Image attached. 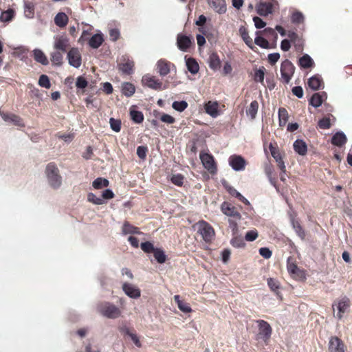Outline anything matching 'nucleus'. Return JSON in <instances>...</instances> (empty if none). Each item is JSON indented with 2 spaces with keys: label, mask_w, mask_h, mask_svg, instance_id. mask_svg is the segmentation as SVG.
<instances>
[{
  "label": "nucleus",
  "mask_w": 352,
  "mask_h": 352,
  "mask_svg": "<svg viewBox=\"0 0 352 352\" xmlns=\"http://www.w3.org/2000/svg\"><path fill=\"white\" fill-rule=\"evenodd\" d=\"M45 175L49 185L53 188H58L62 184V177L59 173V170L56 164L50 163L45 168Z\"/></svg>",
  "instance_id": "obj_1"
},
{
  "label": "nucleus",
  "mask_w": 352,
  "mask_h": 352,
  "mask_svg": "<svg viewBox=\"0 0 352 352\" xmlns=\"http://www.w3.org/2000/svg\"><path fill=\"white\" fill-rule=\"evenodd\" d=\"M194 228L205 242L210 243L214 239L215 235L214 230L208 222L199 221L194 226Z\"/></svg>",
  "instance_id": "obj_2"
},
{
  "label": "nucleus",
  "mask_w": 352,
  "mask_h": 352,
  "mask_svg": "<svg viewBox=\"0 0 352 352\" xmlns=\"http://www.w3.org/2000/svg\"><path fill=\"white\" fill-rule=\"evenodd\" d=\"M332 307L335 317L340 320L350 307V300L346 296L340 298L333 303Z\"/></svg>",
  "instance_id": "obj_3"
},
{
  "label": "nucleus",
  "mask_w": 352,
  "mask_h": 352,
  "mask_svg": "<svg viewBox=\"0 0 352 352\" xmlns=\"http://www.w3.org/2000/svg\"><path fill=\"white\" fill-rule=\"evenodd\" d=\"M287 270L289 275L295 280H304L306 278L305 272L297 266L295 260L292 257L287 258Z\"/></svg>",
  "instance_id": "obj_4"
},
{
  "label": "nucleus",
  "mask_w": 352,
  "mask_h": 352,
  "mask_svg": "<svg viewBox=\"0 0 352 352\" xmlns=\"http://www.w3.org/2000/svg\"><path fill=\"white\" fill-rule=\"evenodd\" d=\"M98 309L102 316L111 319L118 318L122 314L121 310L118 307L110 302L101 304Z\"/></svg>",
  "instance_id": "obj_5"
},
{
  "label": "nucleus",
  "mask_w": 352,
  "mask_h": 352,
  "mask_svg": "<svg viewBox=\"0 0 352 352\" xmlns=\"http://www.w3.org/2000/svg\"><path fill=\"white\" fill-rule=\"evenodd\" d=\"M295 67L289 60H285L280 66L281 78L285 83H289L294 74Z\"/></svg>",
  "instance_id": "obj_6"
},
{
  "label": "nucleus",
  "mask_w": 352,
  "mask_h": 352,
  "mask_svg": "<svg viewBox=\"0 0 352 352\" xmlns=\"http://www.w3.org/2000/svg\"><path fill=\"white\" fill-rule=\"evenodd\" d=\"M142 83L144 86L154 90H162L165 89V87H163V83L161 80L149 74L143 76L142 78Z\"/></svg>",
  "instance_id": "obj_7"
},
{
  "label": "nucleus",
  "mask_w": 352,
  "mask_h": 352,
  "mask_svg": "<svg viewBox=\"0 0 352 352\" xmlns=\"http://www.w3.org/2000/svg\"><path fill=\"white\" fill-rule=\"evenodd\" d=\"M257 323L258 327L257 338L258 339L262 340L265 342H267L271 337L272 331V328L269 323L265 320H257Z\"/></svg>",
  "instance_id": "obj_8"
},
{
  "label": "nucleus",
  "mask_w": 352,
  "mask_h": 352,
  "mask_svg": "<svg viewBox=\"0 0 352 352\" xmlns=\"http://www.w3.org/2000/svg\"><path fill=\"white\" fill-rule=\"evenodd\" d=\"M199 157L204 167L207 169L209 173L211 174H215L217 173V165L212 155L208 153L201 152Z\"/></svg>",
  "instance_id": "obj_9"
},
{
  "label": "nucleus",
  "mask_w": 352,
  "mask_h": 352,
  "mask_svg": "<svg viewBox=\"0 0 352 352\" xmlns=\"http://www.w3.org/2000/svg\"><path fill=\"white\" fill-rule=\"evenodd\" d=\"M229 165L235 171H241L245 168L246 161L241 155H232L228 159Z\"/></svg>",
  "instance_id": "obj_10"
},
{
  "label": "nucleus",
  "mask_w": 352,
  "mask_h": 352,
  "mask_svg": "<svg viewBox=\"0 0 352 352\" xmlns=\"http://www.w3.org/2000/svg\"><path fill=\"white\" fill-rule=\"evenodd\" d=\"M329 352H345L343 341L337 336H331L328 342Z\"/></svg>",
  "instance_id": "obj_11"
},
{
  "label": "nucleus",
  "mask_w": 352,
  "mask_h": 352,
  "mask_svg": "<svg viewBox=\"0 0 352 352\" xmlns=\"http://www.w3.org/2000/svg\"><path fill=\"white\" fill-rule=\"evenodd\" d=\"M269 148L271 153L272 156L274 157L275 161L277 163L278 168L281 170L283 173L286 172V166L283 160L282 155L278 150V148L274 146L272 143H270L269 145Z\"/></svg>",
  "instance_id": "obj_12"
},
{
  "label": "nucleus",
  "mask_w": 352,
  "mask_h": 352,
  "mask_svg": "<svg viewBox=\"0 0 352 352\" xmlns=\"http://www.w3.org/2000/svg\"><path fill=\"white\" fill-rule=\"evenodd\" d=\"M122 290L126 296L131 298L137 299L141 296L140 289L131 283H124L122 284Z\"/></svg>",
  "instance_id": "obj_13"
},
{
  "label": "nucleus",
  "mask_w": 352,
  "mask_h": 352,
  "mask_svg": "<svg viewBox=\"0 0 352 352\" xmlns=\"http://www.w3.org/2000/svg\"><path fill=\"white\" fill-rule=\"evenodd\" d=\"M67 58L70 65L78 68L81 65V55L77 48H72L67 53Z\"/></svg>",
  "instance_id": "obj_14"
},
{
  "label": "nucleus",
  "mask_w": 352,
  "mask_h": 352,
  "mask_svg": "<svg viewBox=\"0 0 352 352\" xmlns=\"http://www.w3.org/2000/svg\"><path fill=\"white\" fill-rule=\"evenodd\" d=\"M192 43V38L183 34H178L177 37V47L182 52H187Z\"/></svg>",
  "instance_id": "obj_15"
},
{
  "label": "nucleus",
  "mask_w": 352,
  "mask_h": 352,
  "mask_svg": "<svg viewBox=\"0 0 352 352\" xmlns=\"http://www.w3.org/2000/svg\"><path fill=\"white\" fill-rule=\"evenodd\" d=\"M171 67H175V65L164 59L159 60L156 64L157 71L161 76L168 74Z\"/></svg>",
  "instance_id": "obj_16"
},
{
  "label": "nucleus",
  "mask_w": 352,
  "mask_h": 352,
  "mask_svg": "<svg viewBox=\"0 0 352 352\" xmlns=\"http://www.w3.org/2000/svg\"><path fill=\"white\" fill-rule=\"evenodd\" d=\"M69 46V40L65 36H58L54 38V47L61 52H66Z\"/></svg>",
  "instance_id": "obj_17"
},
{
  "label": "nucleus",
  "mask_w": 352,
  "mask_h": 352,
  "mask_svg": "<svg viewBox=\"0 0 352 352\" xmlns=\"http://www.w3.org/2000/svg\"><path fill=\"white\" fill-rule=\"evenodd\" d=\"M1 116L5 122L13 123L17 126H24L21 118L16 115L1 112Z\"/></svg>",
  "instance_id": "obj_18"
},
{
  "label": "nucleus",
  "mask_w": 352,
  "mask_h": 352,
  "mask_svg": "<svg viewBox=\"0 0 352 352\" xmlns=\"http://www.w3.org/2000/svg\"><path fill=\"white\" fill-rule=\"evenodd\" d=\"M221 210L223 213L227 216L240 219L241 215L236 211V208L232 204L228 202H223L221 205Z\"/></svg>",
  "instance_id": "obj_19"
},
{
  "label": "nucleus",
  "mask_w": 352,
  "mask_h": 352,
  "mask_svg": "<svg viewBox=\"0 0 352 352\" xmlns=\"http://www.w3.org/2000/svg\"><path fill=\"white\" fill-rule=\"evenodd\" d=\"M208 2L214 10L219 14H223L227 10L225 0H208Z\"/></svg>",
  "instance_id": "obj_20"
},
{
  "label": "nucleus",
  "mask_w": 352,
  "mask_h": 352,
  "mask_svg": "<svg viewBox=\"0 0 352 352\" xmlns=\"http://www.w3.org/2000/svg\"><path fill=\"white\" fill-rule=\"evenodd\" d=\"M134 63L133 60L124 58L122 62L119 64V69L122 72L130 74L133 72Z\"/></svg>",
  "instance_id": "obj_21"
},
{
  "label": "nucleus",
  "mask_w": 352,
  "mask_h": 352,
  "mask_svg": "<svg viewBox=\"0 0 352 352\" xmlns=\"http://www.w3.org/2000/svg\"><path fill=\"white\" fill-rule=\"evenodd\" d=\"M272 7L270 3H260L256 8L257 13L261 16H267L272 12Z\"/></svg>",
  "instance_id": "obj_22"
},
{
  "label": "nucleus",
  "mask_w": 352,
  "mask_h": 352,
  "mask_svg": "<svg viewBox=\"0 0 352 352\" xmlns=\"http://www.w3.org/2000/svg\"><path fill=\"white\" fill-rule=\"evenodd\" d=\"M218 107L219 104L217 102L209 101L205 104V111L212 118H216L219 115Z\"/></svg>",
  "instance_id": "obj_23"
},
{
  "label": "nucleus",
  "mask_w": 352,
  "mask_h": 352,
  "mask_svg": "<svg viewBox=\"0 0 352 352\" xmlns=\"http://www.w3.org/2000/svg\"><path fill=\"white\" fill-rule=\"evenodd\" d=\"M326 98V94L322 93H315L311 98L309 103L313 107L317 108L319 107L324 100Z\"/></svg>",
  "instance_id": "obj_24"
},
{
  "label": "nucleus",
  "mask_w": 352,
  "mask_h": 352,
  "mask_svg": "<svg viewBox=\"0 0 352 352\" xmlns=\"http://www.w3.org/2000/svg\"><path fill=\"white\" fill-rule=\"evenodd\" d=\"M294 149L300 155H305L307 151L306 143L302 140H296L294 143Z\"/></svg>",
  "instance_id": "obj_25"
},
{
  "label": "nucleus",
  "mask_w": 352,
  "mask_h": 352,
  "mask_svg": "<svg viewBox=\"0 0 352 352\" xmlns=\"http://www.w3.org/2000/svg\"><path fill=\"white\" fill-rule=\"evenodd\" d=\"M186 65L187 67L188 70L192 74H196L199 69V66L197 62L195 60V59L192 58H186Z\"/></svg>",
  "instance_id": "obj_26"
},
{
  "label": "nucleus",
  "mask_w": 352,
  "mask_h": 352,
  "mask_svg": "<svg viewBox=\"0 0 352 352\" xmlns=\"http://www.w3.org/2000/svg\"><path fill=\"white\" fill-rule=\"evenodd\" d=\"M68 16L64 12H58L54 17V23L59 28H65L68 23Z\"/></svg>",
  "instance_id": "obj_27"
},
{
  "label": "nucleus",
  "mask_w": 352,
  "mask_h": 352,
  "mask_svg": "<svg viewBox=\"0 0 352 352\" xmlns=\"http://www.w3.org/2000/svg\"><path fill=\"white\" fill-rule=\"evenodd\" d=\"M298 63L300 67L304 69L311 68L314 65L313 59L308 54H304L300 57Z\"/></svg>",
  "instance_id": "obj_28"
},
{
  "label": "nucleus",
  "mask_w": 352,
  "mask_h": 352,
  "mask_svg": "<svg viewBox=\"0 0 352 352\" xmlns=\"http://www.w3.org/2000/svg\"><path fill=\"white\" fill-rule=\"evenodd\" d=\"M308 86L313 90L319 89L322 85V79L319 76H314L308 80Z\"/></svg>",
  "instance_id": "obj_29"
},
{
  "label": "nucleus",
  "mask_w": 352,
  "mask_h": 352,
  "mask_svg": "<svg viewBox=\"0 0 352 352\" xmlns=\"http://www.w3.org/2000/svg\"><path fill=\"white\" fill-rule=\"evenodd\" d=\"M346 142V137L342 132L336 133L332 138L331 143L337 146H342Z\"/></svg>",
  "instance_id": "obj_30"
},
{
  "label": "nucleus",
  "mask_w": 352,
  "mask_h": 352,
  "mask_svg": "<svg viewBox=\"0 0 352 352\" xmlns=\"http://www.w3.org/2000/svg\"><path fill=\"white\" fill-rule=\"evenodd\" d=\"M104 41L102 34H96L91 36L89 41V45L94 49L98 48Z\"/></svg>",
  "instance_id": "obj_31"
},
{
  "label": "nucleus",
  "mask_w": 352,
  "mask_h": 352,
  "mask_svg": "<svg viewBox=\"0 0 352 352\" xmlns=\"http://www.w3.org/2000/svg\"><path fill=\"white\" fill-rule=\"evenodd\" d=\"M34 58L35 60L38 63H41L43 65H47L48 64V60L45 54L38 49H36L33 51Z\"/></svg>",
  "instance_id": "obj_32"
},
{
  "label": "nucleus",
  "mask_w": 352,
  "mask_h": 352,
  "mask_svg": "<svg viewBox=\"0 0 352 352\" xmlns=\"http://www.w3.org/2000/svg\"><path fill=\"white\" fill-rule=\"evenodd\" d=\"M239 34L241 36L243 41L245 43V44L250 47V48H252V39L249 36L248 32L246 29V28L241 26L239 28Z\"/></svg>",
  "instance_id": "obj_33"
},
{
  "label": "nucleus",
  "mask_w": 352,
  "mask_h": 352,
  "mask_svg": "<svg viewBox=\"0 0 352 352\" xmlns=\"http://www.w3.org/2000/svg\"><path fill=\"white\" fill-rule=\"evenodd\" d=\"M135 91V86L130 82H124L122 85V93L127 97L133 96Z\"/></svg>",
  "instance_id": "obj_34"
},
{
  "label": "nucleus",
  "mask_w": 352,
  "mask_h": 352,
  "mask_svg": "<svg viewBox=\"0 0 352 352\" xmlns=\"http://www.w3.org/2000/svg\"><path fill=\"white\" fill-rule=\"evenodd\" d=\"M15 12L12 9H8L1 12L0 15V21L8 23L14 17Z\"/></svg>",
  "instance_id": "obj_35"
},
{
  "label": "nucleus",
  "mask_w": 352,
  "mask_h": 352,
  "mask_svg": "<svg viewBox=\"0 0 352 352\" xmlns=\"http://www.w3.org/2000/svg\"><path fill=\"white\" fill-rule=\"evenodd\" d=\"M221 64L218 55L212 53L209 57V66L212 69L216 70L219 68Z\"/></svg>",
  "instance_id": "obj_36"
},
{
  "label": "nucleus",
  "mask_w": 352,
  "mask_h": 352,
  "mask_svg": "<svg viewBox=\"0 0 352 352\" xmlns=\"http://www.w3.org/2000/svg\"><path fill=\"white\" fill-rule=\"evenodd\" d=\"M109 184V182L108 179L102 177L96 178L92 183V186L95 189H101L104 187H107Z\"/></svg>",
  "instance_id": "obj_37"
},
{
  "label": "nucleus",
  "mask_w": 352,
  "mask_h": 352,
  "mask_svg": "<svg viewBox=\"0 0 352 352\" xmlns=\"http://www.w3.org/2000/svg\"><path fill=\"white\" fill-rule=\"evenodd\" d=\"M258 109V103L257 101L254 100L250 103V105L248 109L247 110L246 113L251 118V119H254L257 114Z\"/></svg>",
  "instance_id": "obj_38"
},
{
  "label": "nucleus",
  "mask_w": 352,
  "mask_h": 352,
  "mask_svg": "<svg viewBox=\"0 0 352 352\" xmlns=\"http://www.w3.org/2000/svg\"><path fill=\"white\" fill-rule=\"evenodd\" d=\"M288 112L285 108H280L278 109V119H279V125L280 126H283L286 124L288 121Z\"/></svg>",
  "instance_id": "obj_39"
},
{
  "label": "nucleus",
  "mask_w": 352,
  "mask_h": 352,
  "mask_svg": "<svg viewBox=\"0 0 352 352\" xmlns=\"http://www.w3.org/2000/svg\"><path fill=\"white\" fill-rule=\"evenodd\" d=\"M154 257L159 263H164L166 260V255L161 248H155L153 252Z\"/></svg>",
  "instance_id": "obj_40"
},
{
  "label": "nucleus",
  "mask_w": 352,
  "mask_h": 352,
  "mask_svg": "<svg viewBox=\"0 0 352 352\" xmlns=\"http://www.w3.org/2000/svg\"><path fill=\"white\" fill-rule=\"evenodd\" d=\"M130 116L131 120L135 123L140 124L144 120V115L141 111L131 109Z\"/></svg>",
  "instance_id": "obj_41"
},
{
  "label": "nucleus",
  "mask_w": 352,
  "mask_h": 352,
  "mask_svg": "<svg viewBox=\"0 0 352 352\" xmlns=\"http://www.w3.org/2000/svg\"><path fill=\"white\" fill-rule=\"evenodd\" d=\"M24 14L28 18H33L34 14V6L31 2H25Z\"/></svg>",
  "instance_id": "obj_42"
},
{
  "label": "nucleus",
  "mask_w": 352,
  "mask_h": 352,
  "mask_svg": "<svg viewBox=\"0 0 352 352\" xmlns=\"http://www.w3.org/2000/svg\"><path fill=\"white\" fill-rule=\"evenodd\" d=\"M122 233L124 234H137L139 233V231L138 228L133 226L128 222H124L122 226Z\"/></svg>",
  "instance_id": "obj_43"
},
{
  "label": "nucleus",
  "mask_w": 352,
  "mask_h": 352,
  "mask_svg": "<svg viewBox=\"0 0 352 352\" xmlns=\"http://www.w3.org/2000/svg\"><path fill=\"white\" fill-rule=\"evenodd\" d=\"M63 52L60 51H55L51 54V60L56 65H60L63 60Z\"/></svg>",
  "instance_id": "obj_44"
},
{
  "label": "nucleus",
  "mask_w": 352,
  "mask_h": 352,
  "mask_svg": "<svg viewBox=\"0 0 352 352\" xmlns=\"http://www.w3.org/2000/svg\"><path fill=\"white\" fill-rule=\"evenodd\" d=\"M172 107L179 112H182L188 107V103L184 100L175 101L172 104Z\"/></svg>",
  "instance_id": "obj_45"
},
{
  "label": "nucleus",
  "mask_w": 352,
  "mask_h": 352,
  "mask_svg": "<svg viewBox=\"0 0 352 352\" xmlns=\"http://www.w3.org/2000/svg\"><path fill=\"white\" fill-rule=\"evenodd\" d=\"M292 223L293 228L294 229V230L296 231L297 234L302 239H304L305 237V233L302 228L301 227L300 224L295 220H292Z\"/></svg>",
  "instance_id": "obj_46"
},
{
  "label": "nucleus",
  "mask_w": 352,
  "mask_h": 352,
  "mask_svg": "<svg viewBox=\"0 0 352 352\" xmlns=\"http://www.w3.org/2000/svg\"><path fill=\"white\" fill-rule=\"evenodd\" d=\"M265 69L263 67H260L254 73V79L256 82L263 83L264 81Z\"/></svg>",
  "instance_id": "obj_47"
},
{
  "label": "nucleus",
  "mask_w": 352,
  "mask_h": 352,
  "mask_svg": "<svg viewBox=\"0 0 352 352\" xmlns=\"http://www.w3.org/2000/svg\"><path fill=\"white\" fill-rule=\"evenodd\" d=\"M87 200L96 205H102L104 204V201L101 197H97L92 192L88 194Z\"/></svg>",
  "instance_id": "obj_48"
},
{
  "label": "nucleus",
  "mask_w": 352,
  "mask_h": 352,
  "mask_svg": "<svg viewBox=\"0 0 352 352\" xmlns=\"http://www.w3.org/2000/svg\"><path fill=\"white\" fill-rule=\"evenodd\" d=\"M38 85L42 87L50 89L51 87V83L49 77L45 74H42L39 77Z\"/></svg>",
  "instance_id": "obj_49"
},
{
  "label": "nucleus",
  "mask_w": 352,
  "mask_h": 352,
  "mask_svg": "<svg viewBox=\"0 0 352 352\" xmlns=\"http://www.w3.org/2000/svg\"><path fill=\"white\" fill-rule=\"evenodd\" d=\"M267 285L274 292H277L280 287V283L279 282L273 278H269L267 279Z\"/></svg>",
  "instance_id": "obj_50"
},
{
  "label": "nucleus",
  "mask_w": 352,
  "mask_h": 352,
  "mask_svg": "<svg viewBox=\"0 0 352 352\" xmlns=\"http://www.w3.org/2000/svg\"><path fill=\"white\" fill-rule=\"evenodd\" d=\"M109 124L111 129L115 132H119L121 129V122L119 120L110 118Z\"/></svg>",
  "instance_id": "obj_51"
},
{
  "label": "nucleus",
  "mask_w": 352,
  "mask_h": 352,
  "mask_svg": "<svg viewBox=\"0 0 352 352\" xmlns=\"http://www.w3.org/2000/svg\"><path fill=\"white\" fill-rule=\"evenodd\" d=\"M140 247L141 249L146 253H153L154 250H155L153 244L149 241L142 243Z\"/></svg>",
  "instance_id": "obj_52"
},
{
  "label": "nucleus",
  "mask_w": 352,
  "mask_h": 352,
  "mask_svg": "<svg viewBox=\"0 0 352 352\" xmlns=\"http://www.w3.org/2000/svg\"><path fill=\"white\" fill-rule=\"evenodd\" d=\"M254 43L257 45H258L263 48H268V47H269V42L265 38H264L263 37L260 36H257L255 38Z\"/></svg>",
  "instance_id": "obj_53"
},
{
  "label": "nucleus",
  "mask_w": 352,
  "mask_h": 352,
  "mask_svg": "<svg viewBox=\"0 0 352 352\" xmlns=\"http://www.w3.org/2000/svg\"><path fill=\"white\" fill-rule=\"evenodd\" d=\"M258 233L256 230H252L248 231L245 236V239L248 241H254L257 239Z\"/></svg>",
  "instance_id": "obj_54"
},
{
  "label": "nucleus",
  "mask_w": 352,
  "mask_h": 352,
  "mask_svg": "<svg viewBox=\"0 0 352 352\" xmlns=\"http://www.w3.org/2000/svg\"><path fill=\"white\" fill-rule=\"evenodd\" d=\"M231 244L235 248H243L245 245L243 239L240 236H236L231 240Z\"/></svg>",
  "instance_id": "obj_55"
},
{
  "label": "nucleus",
  "mask_w": 352,
  "mask_h": 352,
  "mask_svg": "<svg viewBox=\"0 0 352 352\" xmlns=\"http://www.w3.org/2000/svg\"><path fill=\"white\" fill-rule=\"evenodd\" d=\"M171 182L174 184L181 186L184 182V177L180 174L173 175L171 177Z\"/></svg>",
  "instance_id": "obj_56"
},
{
  "label": "nucleus",
  "mask_w": 352,
  "mask_h": 352,
  "mask_svg": "<svg viewBox=\"0 0 352 352\" xmlns=\"http://www.w3.org/2000/svg\"><path fill=\"white\" fill-rule=\"evenodd\" d=\"M87 84H88V82L84 77L79 76L77 78L76 82V86L77 88L84 89L87 86Z\"/></svg>",
  "instance_id": "obj_57"
},
{
  "label": "nucleus",
  "mask_w": 352,
  "mask_h": 352,
  "mask_svg": "<svg viewBox=\"0 0 352 352\" xmlns=\"http://www.w3.org/2000/svg\"><path fill=\"white\" fill-rule=\"evenodd\" d=\"M318 126L320 129H327L331 127L330 119L327 118H324L319 120Z\"/></svg>",
  "instance_id": "obj_58"
},
{
  "label": "nucleus",
  "mask_w": 352,
  "mask_h": 352,
  "mask_svg": "<svg viewBox=\"0 0 352 352\" xmlns=\"http://www.w3.org/2000/svg\"><path fill=\"white\" fill-rule=\"evenodd\" d=\"M160 120L166 124H173L175 122V119L169 114L163 113L160 117Z\"/></svg>",
  "instance_id": "obj_59"
},
{
  "label": "nucleus",
  "mask_w": 352,
  "mask_h": 352,
  "mask_svg": "<svg viewBox=\"0 0 352 352\" xmlns=\"http://www.w3.org/2000/svg\"><path fill=\"white\" fill-rule=\"evenodd\" d=\"M258 251L260 255L266 259L270 258L272 255V251L267 248H261Z\"/></svg>",
  "instance_id": "obj_60"
},
{
  "label": "nucleus",
  "mask_w": 352,
  "mask_h": 352,
  "mask_svg": "<svg viewBox=\"0 0 352 352\" xmlns=\"http://www.w3.org/2000/svg\"><path fill=\"white\" fill-rule=\"evenodd\" d=\"M178 308L184 313H190L192 311V309L189 304L184 301L179 303Z\"/></svg>",
  "instance_id": "obj_61"
},
{
  "label": "nucleus",
  "mask_w": 352,
  "mask_h": 352,
  "mask_svg": "<svg viewBox=\"0 0 352 352\" xmlns=\"http://www.w3.org/2000/svg\"><path fill=\"white\" fill-rule=\"evenodd\" d=\"M303 15L302 13L296 12H294L292 16V21L293 23H299L302 22Z\"/></svg>",
  "instance_id": "obj_62"
},
{
  "label": "nucleus",
  "mask_w": 352,
  "mask_h": 352,
  "mask_svg": "<svg viewBox=\"0 0 352 352\" xmlns=\"http://www.w3.org/2000/svg\"><path fill=\"white\" fill-rule=\"evenodd\" d=\"M253 21L254 23V25L257 29H261L264 28L266 25L265 21H263L260 17L254 16L253 18Z\"/></svg>",
  "instance_id": "obj_63"
},
{
  "label": "nucleus",
  "mask_w": 352,
  "mask_h": 352,
  "mask_svg": "<svg viewBox=\"0 0 352 352\" xmlns=\"http://www.w3.org/2000/svg\"><path fill=\"white\" fill-rule=\"evenodd\" d=\"M280 58V54L278 53H272L268 55V61L272 65L275 64Z\"/></svg>",
  "instance_id": "obj_64"
}]
</instances>
